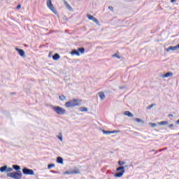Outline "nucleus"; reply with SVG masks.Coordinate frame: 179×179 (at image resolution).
Listing matches in <instances>:
<instances>
[{
    "label": "nucleus",
    "mask_w": 179,
    "mask_h": 179,
    "mask_svg": "<svg viewBox=\"0 0 179 179\" xmlns=\"http://www.w3.org/2000/svg\"><path fill=\"white\" fill-rule=\"evenodd\" d=\"M65 174H80V171L77 169L76 171H67L65 172Z\"/></svg>",
    "instance_id": "9d476101"
},
{
    "label": "nucleus",
    "mask_w": 179,
    "mask_h": 179,
    "mask_svg": "<svg viewBox=\"0 0 179 179\" xmlns=\"http://www.w3.org/2000/svg\"><path fill=\"white\" fill-rule=\"evenodd\" d=\"M22 173L25 176H34V171L32 169H29L28 168L24 167L22 169Z\"/></svg>",
    "instance_id": "423d86ee"
},
{
    "label": "nucleus",
    "mask_w": 179,
    "mask_h": 179,
    "mask_svg": "<svg viewBox=\"0 0 179 179\" xmlns=\"http://www.w3.org/2000/svg\"><path fill=\"white\" fill-rule=\"evenodd\" d=\"M15 50L17 51L18 54L21 56V57H24V50H22V49H19L17 48H15Z\"/></svg>",
    "instance_id": "9b49d317"
},
{
    "label": "nucleus",
    "mask_w": 179,
    "mask_h": 179,
    "mask_svg": "<svg viewBox=\"0 0 179 179\" xmlns=\"http://www.w3.org/2000/svg\"><path fill=\"white\" fill-rule=\"evenodd\" d=\"M7 177L14 179H22L23 173H22V171H18L17 172L8 173H7Z\"/></svg>",
    "instance_id": "f03ea898"
},
{
    "label": "nucleus",
    "mask_w": 179,
    "mask_h": 179,
    "mask_svg": "<svg viewBox=\"0 0 179 179\" xmlns=\"http://www.w3.org/2000/svg\"><path fill=\"white\" fill-rule=\"evenodd\" d=\"M170 76H173V73L172 72H168L165 74H162L161 76V78H169Z\"/></svg>",
    "instance_id": "f8f14e48"
},
{
    "label": "nucleus",
    "mask_w": 179,
    "mask_h": 179,
    "mask_svg": "<svg viewBox=\"0 0 179 179\" xmlns=\"http://www.w3.org/2000/svg\"><path fill=\"white\" fill-rule=\"evenodd\" d=\"M20 8H22V6L20 4L17 6V9H20Z\"/></svg>",
    "instance_id": "f704fd0d"
},
{
    "label": "nucleus",
    "mask_w": 179,
    "mask_h": 179,
    "mask_svg": "<svg viewBox=\"0 0 179 179\" xmlns=\"http://www.w3.org/2000/svg\"><path fill=\"white\" fill-rule=\"evenodd\" d=\"M158 125H169L168 121H162L157 123Z\"/></svg>",
    "instance_id": "a211bd4d"
},
{
    "label": "nucleus",
    "mask_w": 179,
    "mask_h": 179,
    "mask_svg": "<svg viewBox=\"0 0 179 179\" xmlns=\"http://www.w3.org/2000/svg\"><path fill=\"white\" fill-rule=\"evenodd\" d=\"M118 164H119V166H124V164H125V162L119 161Z\"/></svg>",
    "instance_id": "cd10ccee"
},
{
    "label": "nucleus",
    "mask_w": 179,
    "mask_h": 179,
    "mask_svg": "<svg viewBox=\"0 0 179 179\" xmlns=\"http://www.w3.org/2000/svg\"><path fill=\"white\" fill-rule=\"evenodd\" d=\"M59 58H61V56H59V54H58V53H55L52 56V59H54V61H57V59H59Z\"/></svg>",
    "instance_id": "4468645a"
},
{
    "label": "nucleus",
    "mask_w": 179,
    "mask_h": 179,
    "mask_svg": "<svg viewBox=\"0 0 179 179\" xmlns=\"http://www.w3.org/2000/svg\"><path fill=\"white\" fill-rule=\"evenodd\" d=\"M52 167H55V164H50L48 166V169H51Z\"/></svg>",
    "instance_id": "bb28decb"
},
{
    "label": "nucleus",
    "mask_w": 179,
    "mask_h": 179,
    "mask_svg": "<svg viewBox=\"0 0 179 179\" xmlns=\"http://www.w3.org/2000/svg\"><path fill=\"white\" fill-rule=\"evenodd\" d=\"M135 121H136V122H143V121L139 118H136Z\"/></svg>",
    "instance_id": "c85d7f7f"
},
{
    "label": "nucleus",
    "mask_w": 179,
    "mask_h": 179,
    "mask_svg": "<svg viewBox=\"0 0 179 179\" xmlns=\"http://www.w3.org/2000/svg\"><path fill=\"white\" fill-rule=\"evenodd\" d=\"M52 108L56 114L58 115H64V114H66V110L65 108L60 107V106H52Z\"/></svg>",
    "instance_id": "7ed1b4c3"
},
{
    "label": "nucleus",
    "mask_w": 179,
    "mask_h": 179,
    "mask_svg": "<svg viewBox=\"0 0 179 179\" xmlns=\"http://www.w3.org/2000/svg\"><path fill=\"white\" fill-rule=\"evenodd\" d=\"M149 125L152 127V128H155V127H157V124L156 123L150 122Z\"/></svg>",
    "instance_id": "b1692460"
},
{
    "label": "nucleus",
    "mask_w": 179,
    "mask_h": 179,
    "mask_svg": "<svg viewBox=\"0 0 179 179\" xmlns=\"http://www.w3.org/2000/svg\"><path fill=\"white\" fill-rule=\"evenodd\" d=\"M49 57H51V53L49 54Z\"/></svg>",
    "instance_id": "ea45409f"
},
{
    "label": "nucleus",
    "mask_w": 179,
    "mask_h": 179,
    "mask_svg": "<svg viewBox=\"0 0 179 179\" xmlns=\"http://www.w3.org/2000/svg\"><path fill=\"white\" fill-rule=\"evenodd\" d=\"M47 6L52 10V12H53V13H55V15H57V9H55V7L52 5L51 0H47Z\"/></svg>",
    "instance_id": "39448f33"
},
{
    "label": "nucleus",
    "mask_w": 179,
    "mask_h": 179,
    "mask_svg": "<svg viewBox=\"0 0 179 179\" xmlns=\"http://www.w3.org/2000/svg\"><path fill=\"white\" fill-rule=\"evenodd\" d=\"M99 96L101 100H104V99H106V95L104 94V92H99Z\"/></svg>",
    "instance_id": "dca6fc26"
},
{
    "label": "nucleus",
    "mask_w": 179,
    "mask_h": 179,
    "mask_svg": "<svg viewBox=\"0 0 179 179\" xmlns=\"http://www.w3.org/2000/svg\"><path fill=\"white\" fill-rule=\"evenodd\" d=\"M1 173L6 171V173H12L13 171V168H8V166H3L0 168Z\"/></svg>",
    "instance_id": "0eeeda50"
},
{
    "label": "nucleus",
    "mask_w": 179,
    "mask_h": 179,
    "mask_svg": "<svg viewBox=\"0 0 179 179\" xmlns=\"http://www.w3.org/2000/svg\"><path fill=\"white\" fill-rule=\"evenodd\" d=\"M133 135H134L135 136H139V133L138 132H134Z\"/></svg>",
    "instance_id": "c756f323"
},
{
    "label": "nucleus",
    "mask_w": 179,
    "mask_h": 179,
    "mask_svg": "<svg viewBox=\"0 0 179 179\" xmlns=\"http://www.w3.org/2000/svg\"><path fill=\"white\" fill-rule=\"evenodd\" d=\"M82 104V100L74 99L65 103L64 106L67 108H71L72 107H76Z\"/></svg>",
    "instance_id": "f257e3e1"
},
{
    "label": "nucleus",
    "mask_w": 179,
    "mask_h": 179,
    "mask_svg": "<svg viewBox=\"0 0 179 179\" xmlns=\"http://www.w3.org/2000/svg\"><path fill=\"white\" fill-rule=\"evenodd\" d=\"M80 111H81V113L86 112V111H87V108L81 107V108H80Z\"/></svg>",
    "instance_id": "4be33fe9"
},
{
    "label": "nucleus",
    "mask_w": 179,
    "mask_h": 179,
    "mask_svg": "<svg viewBox=\"0 0 179 179\" xmlns=\"http://www.w3.org/2000/svg\"><path fill=\"white\" fill-rule=\"evenodd\" d=\"M111 134H118L119 132H121L120 130H113L110 131Z\"/></svg>",
    "instance_id": "a878e982"
},
{
    "label": "nucleus",
    "mask_w": 179,
    "mask_h": 179,
    "mask_svg": "<svg viewBox=\"0 0 179 179\" xmlns=\"http://www.w3.org/2000/svg\"><path fill=\"white\" fill-rule=\"evenodd\" d=\"M178 135H179V133H178Z\"/></svg>",
    "instance_id": "a19ab883"
},
{
    "label": "nucleus",
    "mask_w": 179,
    "mask_h": 179,
    "mask_svg": "<svg viewBox=\"0 0 179 179\" xmlns=\"http://www.w3.org/2000/svg\"><path fill=\"white\" fill-rule=\"evenodd\" d=\"M71 55H77V57H79L80 55V53H79V50H73L71 52Z\"/></svg>",
    "instance_id": "ddd939ff"
},
{
    "label": "nucleus",
    "mask_w": 179,
    "mask_h": 179,
    "mask_svg": "<svg viewBox=\"0 0 179 179\" xmlns=\"http://www.w3.org/2000/svg\"><path fill=\"white\" fill-rule=\"evenodd\" d=\"M177 0H171V2L172 3H174V2H176Z\"/></svg>",
    "instance_id": "c9c22d12"
},
{
    "label": "nucleus",
    "mask_w": 179,
    "mask_h": 179,
    "mask_svg": "<svg viewBox=\"0 0 179 179\" xmlns=\"http://www.w3.org/2000/svg\"><path fill=\"white\" fill-rule=\"evenodd\" d=\"M58 139H59V141H61V142H62L63 139H62V136H57Z\"/></svg>",
    "instance_id": "2f4dec72"
},
{
    "label": "nucleus",
    "mask_w": 179,
    "mask_h": 179,
    "mask_svg": "<svg viewBox=\"0 0 179 179\" xmlns=\"http://www.w3.org/2000/svg\"><path fill=\"white\" fill-rule=\"evenodd\" d=\"M153 104H151V105H150L148 107V110H150V108H152V107H153Z\"/></svg>",
    "instance_id": "7c9ffc66"
},
{
    "label": "nucleus",
    "mask_w": 179,
    "mask_h": 179,
    "mask_svg": "<svg viewBox=\"0 0 179 179\" xmlns=\"http://www.w3.org/2000/svg\"><path fill=\"white\" fill-rule=\"evenodd\" d=\"M51 171V173H53L54 174H55L57 173V171Z\"/></svg>",
    "instance_id": "4c0bfd02"
},
{
    "label": "nucleus",
    "mask_w": 179,
    "mask_h": 179,
    "mask_svg": "<svg viewBox=\"0 0 179 179\" xmlns=\"http://www.w3.org/2000/svg\"><path fill=\"white\" fill-rule=\"evenodd\" d=\"M59 100H61L62 101H64V100H65V99H66V98L65 97V96L61 95V96H59Z\"/></svg>",
    "instance_id": "5701e85b"
},
{
    "label": "nucleus",
    "mask_w": 179,
    "mask_h": 179,
    "mask_svg": "<svg viewBox=\"0 0 179 179\" xmlns=\"http://www.w3.org/2000/svg\"><path fill=\"white\" fill-rule=\"evenodd\" d=\"M113 57H117V58H119V59H120V57H118V56L117 55V54H115V55H113Z\"/></svg>",
    "instance_id": "e433bc0d"
},
{
    "label": "nucleus",
    "mask_w": 179,
    "mask_h": 179,
    "mask_svg": "<svg viewBox=\"0 0 179 179\" xmlns=\"http://www.w3.org/2000/svg\"><path fill=\"white\" fill-rule=\"evenodd\" d=\"M57 163H59V164H64V159L61 157H58L57 158Z\"/></svg>",
    "instance_id": "2eb2a0df"
},
{
    "label": "nucleus",
    "mask_w": 179,
    "mask_h": 179,
    "mask_svg": "<svg viewBox=\"0 0 179 179\" xmlns=\"http://www.w3.org/2000/svg\"><path fill=\"white\" fill-rule=\"evenodd\" d=\"M87 17H88L89 20H92V22H94V23H96V24H100L99 20H97L93 15H91L90 14H87Z\"/></svg>",
    "instance_id": "6e6552de"
},
{
    "label": "nucleus",
    "mask_w": 179,
    "mask_h": 179,
    "mask_svg": "<svg viewBox=\"0 0 179 179\" xmlns=\"http://www.w3.org/2000/svg\"><path fill=\"white\" fill-rule=\"evenodd\" d=\"M124 114L125 115H127V117H130L131 118H132V117H134V114H132V113L127 110V111H124Z\"/></svg>",
    "instance_id": "f3484780"
},
{
    "label": "nucleus",
    "mask_w": 179,
    "mask_h": 179,
    "mask_svg": "<svg viewBox=\"0 0 179 179\" xmlns=\"http://www.w3.org/2000/svg\"><path fill=\"white\" fill-rule=\"evenodd\" d=\"M173 127H174L173 124H171L169 125V128H173Z\"/></svg>",
    "instance_id": "72a5a7b5"
},
{
    "label": "nucleus",
    "mask_w": 179,
    "mask_h": 179,
    "mask_svg": "<svg viewBox=\"0 0 179 179\" xmlns=\"http://www.w3.org/2000/svg\"><path fill=\"white\" fill-rule=\"evenodd\" d=\"M64 4L66 6V8H69V10H71V9H72V7H71L69 3H68V2L66 1H64Z\"/></svg>",
    "instance_id": "aec40b11"
},
{
    "label": "nucleus",
    "mask_w": 179,
    "mask_h": 179,
    "mask_svg": "<svg viewBox=\"0 0 179 179\" xmlns=\"http://www.w3.org/2000/svg\"><path fill=\"white\" fill-rule=\"evenodd\" d=\"M108 9L109 10H113L114 8H113V6H109Z\"/></svg>",
    "instance_id": "473e14b6"
},
{
    "label": "nucleus",
    "mask_w": 179,
    "mask_h": 179,
    "mask_svg": "<svg viewBox=\"0 0 179 179\" xmlns=\"http://www.w3.org/2000/svg\"><path fill=\"white\" fill-rule=\"evenodd\" d=\"M179 48V44L176 46H170L166 49V51H176Z\"/></svg>",
    "instance_id": "1a4fd4ad"
},
{
    "label": "nucleus",
    "mask_w": 179,
    "mask_h": 179,
    "mask_svg": "<svg viewBox=\"0 0 179 179\" xmlns=\"http://www.w3.org/2000/svg\"><path fill=\"white\" fill-rule=\"evenodd\" d=\"M78 52H80L81 54H85V48H78Z\"/></svg>",
    "instance_id": "412c9836"
},
{
    "label": "nucleus",
    "mask_w": 179,
    "mask_h": 179,
    "mask_svg": "<svg viewBox=\"0 0 179 179\" xmlns=\"http://www.w3.org/2000/svg\"><path fill=\"white\" fill-rule=\"evenodd\" d=\"M116 171L117 172L115 174V177H117V178H120L124 176V173H125V166H120L117 168Z\"/></svg>",
    "instance_id": "20e7f679"
},
{
    "label": "nucleus",
    "mask_w": 179,
    "mask_h": 179,
    "mask_svg": "<svg viewBox=\"0 0 179 179\" xmlns=\"http://www.w3.org/2000/svg\"><path fill=\"white\" fill-rule=\"evenodd\" d=\"M13 169H14V170H16V171H19V170H20V166H19V165H13Z\"/></svg>",
    "instance_id": "6ab92c4d"
},
{
    "label": "nucleus",
    "mask_w": 179,
    "mask_h": 179,
    "mask_svg": "<svg viewBox=\"0 0 179 179\" xmlns=\"http://www.w3.org/2000/svg\"><path fill=\"white\" fill-rule=\"evenodd\" d=\"M103 134H104L105 135H110V134H111V131L103 130Z\"/></svg>",
    "instance_id": "393cba45"
},
{
    "label": "nucleus",
    "mask_w": 179,
    "mask_h": 179,
    "mask_svg": "<svg viewBox=\"0 0 179 179\" xmlns=\"http://www.w3.org/2000/svg\"><path fill=\"white\" fill-rule=\"evenodd\" d=\"M169 117H173V115L169 114Z\"/></svg>",
    "instance_id": "58836bf2"
}]
</instances>
